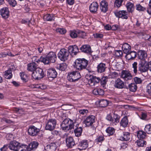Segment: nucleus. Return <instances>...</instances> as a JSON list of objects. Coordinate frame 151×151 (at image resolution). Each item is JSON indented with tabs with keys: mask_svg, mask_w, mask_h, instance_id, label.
<instances>
[{
	"mask_svg": "<svg viewBox=\"0 0 151 151\" xmlns=\"http://www.w3.org/2000/svg\"><path fill=\"white\" fill-rule=\"evenodd\" d=\"M43 19L45 21H52L54 20V17L52 14H47L43 16Z\"/></svg>",
	"mask_w": 151,
	"mask_h": 151,
	"instance_id": "28",
	"label": "nucleus"
},
{
	"mask_svg": "<svg viewBox=\"0 0 151 151\" xmlns=\"http://www.w3.org/2000/svg\"><path fill=\"white\" fill-rule=\"evenodd\" d=\"M108 104L107 101L106 100L103 99L101 100L99 103V104L101 107H105L107 106Z\"/></svg>",
	"mask_w": 151,
	"mask_h": 151,
	"instance_id": "41",
	"label": "nucleus"
},
{
	"mask_svg": "<svg viewBox=\"0 0 151 151\" xmlns=\"http://www.w3.org/2000/svg\"><path fill=\"white\" fill-rule=\"evenodd\" d=\"M27 147L26 145L19 143L17 151H26Z\"/></svg>",
	"mask_w": 151,
	"mask_h": 151,
	"instance_id": "31",
	"label": "nucleus"
},
{
	"mask_svg": "<svg viewBox=\"0 0 151 151\" xmlns=\"http://www.w3.org/2000/svg\"><path fill=\"white\" fill-rule=\"evenodd\" d=\"M78 146L80 150H83L85 149L88 146L87 141L84 140L79 142Z\"/></svg>",
	"mask_w": 151,
	"mask_h": 151,
	"instance_id": "22",
	"label": "nucleus"
},
{
	"mask_svg": "<svg viewBox=\"0 0 151 151\" xmlns=\"http://www.w3.org/2000/svg\"><path fill=\"white\" fill-rule=\"evenodd\" d=\"M114 86L116 88L122 89L124 88L125 85L124 82L120 78H118L115 80Z\"/></svg>",
	"mask_w": 151,
	"mask_h": 151,
	"instance_id": "9",
	"label": "nucleus"
},
{
	"mask_svg": "<svg viewBox=\"0 0 151 151\" xmlns=\"http://www.w3.org/2000/svg\"><path fill=\"white\" fill-rule=\"evenodd\" d=\"M38 143L36 141H33L29 145V147L31 150H35L37 148L38 145Z\"/></svg>",
	"mask_w": 151,
	"mask_h": 151,
	"instance_id": "34",
	"label": "nucleus"
},
{
	"mask_svg": "<svg viewBox=\"0 0 151 151\" xmlns=\"http://www.w3.org/2000/svg\"><path fill=\"white\" fill-rule=\"evenodd\" d=\"M77 124L76 123H74L73 121L71 120L70 121V123L68 125V130L69 129H73L74 130L75 128L77 126Z\"/></svg>",
	"mask_w": 151,
	"mask_h": 151,
	"instance_id": "39",
	"label": "nucleus"
},
{
	"mask_svg": "<svg viewBox=\"0 0 151 151\" xmlns=\"http://www.w3.org/2000/svg\"><path fill=\"white\" fill-rule=\"evenodd\" d=\"M118 76V73L115 72H114L111 73L109 76V77L112 78H114Z\"/></svg>",
	"mask_w": 151,
	"mask_h": 151,
	"instance_id": "60",
	"label": "nucleus"
},
{
	"mask_svg": "<svg viewBox=\"0 0 151 151\" xmlns=\"http://www.w3.org/2000/svg\"><path fill=\"white\" fill-rule=\"evenodd\" d=\"M57 148V146L55 143H51L46 147L47 151H55Z\"/></svg>",
	"mask_w": 151,
	"mask_h": 151,
	"instance_id": "27",
	"label": "nucleus"
},
{
	"mask_svg": "<svg viewBox=\"0 0 151 151\" xmlns=\"http://www.w3.org/2000/svg\"><path fill=\"white\" fill-rule=\"evenodd\" d=\"M1 14L2 17L4 18H8L9 15V12L8 9L7 7H4L0 10Z\"/></svg>",
	"mask_w": 151,
	"mask_h": 151,
	"instance_id": "18",
	"label": "nucleus"
},
{
	"mask_svg": "<svg viewBox=\"0 0 151 151\" xmlns=\"http://www.w3.org/2000/svg\"><path fill=\"white\" fill-rule=\"evenodd\" d=\"M58 58L62 61H65L67 60L69 55V52L65 49L60 50L58 54Z\"/></svg>",
	"mask_w": 151,
	"mask_h": 151,
	"instance_id": "5",
	"label": "nucleus"
},
{
	"mask_svg": "<svg viewBox=\"0 0 151 151\" xmlns=\"http://www.w3.org/2000/svg\"><path fill=\"white\" fill-rule=\"evenodd\" d=\"M32 76L36 80H39L45 76L44 72L43 70L40 68H37L35 72L32 73Z\"/></svg>",
	"mask_w": 151,
	"mask_h": 151,
	"instance_id": "3",
	"label": "nucleus"
},
{
	"mask_svg": "<svg viewBox=\"0 0 151 151\" xmlns=\"http://www.w3.org/2000/svg\"><path fill=\"white\" fill-rule=\"evenodd\" d=\"M120 124V126L123 127H127L128 124V120L127 117L126 116L124 117L121 120Z\"/></svg>",
	"mask_w": 151,
	"mask_h": 151,
	"instance_id": "25",
	"label": "nucleus"
},
{
	"mask_svg": "<svg viewBox=\"0 0 151 151\" xmlns=\"http://www.w3.org/2000/svg\"><path fill=\"white\" fill-rule=\"evenodd\" d=\"M145 131L148 134L151 133V126L150 124L146 125L145 128Z\"/></svg>",
	"mask_w": 151,
	"mask_h": 151,
	"instance_id": "48",
	"label": "nucleus"
},
{
	"mask_svg": "<svg viewBox=\"0 0 151 151\" xmlns=\"http://www.w3.org/2000/svg\"><path fill=\"white\" fill-rule=\"evenodd\" d=\"M40 130L35 126L30 127L28 129V133L30 135L35 136L37 135Z\"/></svg>",
	"mask_w": 151,
	"mask_h": 151,
	"instance_id": "13",
	"label": "nucleus"
},
{
	"mask_svg": "<svg viewBox=\"0 0 151 151\" xmlns=\"http://www.w3.org/2000/svg\"><path fill=\"white\" fill-rule=\"evenodd\" d=\"M9 4L12 6H15L17 4L16 1L15 0H6Z\"/></svg>",
	"mask_w": 151,
	"mask_h": 151,
	"instance_id": "54",
	"label": "nucleus"
},
{
	"mask_svg": "<svg viewBox=\"0 0 151 151\" xmlns=\"http://www.w3.org/2000/svg\"><path fill=\"white\" fill-rule=\"evenodd\" d=\"M138 57L140 59H145L147 57V54L145 52L144 50H139L138 51Z\"/></svg>",
	"mask_w": 151,
	"mask_h": 151,
	"instance_id": "29",
	"label": "nucleus"
},
{
	"mask_svg": "<svg viewBox=\"0 0 151 151\" xmlns=\"http://www.w3.org/2000/svg\"><path fill=\"white\" fill-rule=\"evenodd\" d=\"M88 110L87 109H80L79 110V112L82 115H84L88 112Z\"/></svg>",
	"mask_w": 151,
	"mask_h": 151,
	"instance_id": "58",
	"label": "nucleus"
},
{
	"mask_svg": "<svg viewBox=\"0 0 151 151\" xmlns=\"http://www.w3.org/2000/svg\"><path fill=\"white\" fill-rule=\"evenodd\" d=\"M131 47L127 43L124 44L122 46V50L124 53L127 54L130 50Z\"/></svg>",
	"mask_w": 151,
	"mask_h": 151,
	"instance_id": "24",
	"label": "nucleus"
},
{
	"mask_svg": "<svg viewBox=\"0 0 151 151\" xmlns=\"http://www.w3.org/2000/svg\"><path fill=\"white\" fill-rule=\"evenodd\" d=\"M99 7L98 3L96 2H93L90 5L89 9L90 11L92 13H96Z\"/></svg>",
	"mask_w": 151,
	"mask_h": 151,
	"instance_id": "17",
	"label": "nucleus"
},
{
	"mask_svg": "<svg viewBox=\"0 0 151 151\" xmlns=\"http://www.w3.org/2000/svg\"><path fill=\"white\" fill-rule=\"evenodd\" d=\"M76 69L79 70H81L83 69L86 70L89 72H92L93 71L91 70L90 67H78V68H77Z\"/></svg>",
	"mask_w": 151,
	"mask_h": 151,
	"instance_id": "40",
	"label": "nucleus"
},
{
	"mask_svg": "<svg viewBox=\"0 0 151 151\" xmlns=\"http://www.w3.org/2000/svg\"><path fill=\"white\" fill-rule=\"evenodd\" d=\"M4 76L6 79H10L12 77V70L10 69H9L6 70L4 72Z\"/></svg>",
	"mask_w": 151,
	"mask_h": 151,
	"instance_id": "32",
	"label": "nucleus"
},
{
	"mask_svg": "<svg viewBox=\"0 0 151 151\" xmlns=\"http://www.w3.org/2000/svg\"><path fill=\"white\" fill-rule=\"evenodd\" d=\"M95 117L93 115H90L87 117L84 120V124L86 127L91 126L95 122Z\"/></svg>",
	"mask_w": 151,
	"mask_h": 151,
	"instance_id": "7",
	"label": "nucleus"
},
{
	"mask_svg": "<svg viewBox=\"0 0 151 151\" xmlns=\"http://www.w3.org/2000/svg\"><path fill=\"white\" fill-rule=\"evenodd\" d=\"M136 9L138 11H144L146 10V8L140 4H137L136 6Z\"/></svg>",
	"mask_w": 151,
	"mask_h": 151,
	"instance_id": "44",
	"label": "nucleus"
},
{
	"mask_svg": "<svg viewBox=\"0 0 151 151\" xmlns=\"http://www.w3.org/2000/svg\"><path fill=\"white\" fill-rule=\"evenodd\" d=\"M137 137L139 138L144 139L146 136V134L145 132L142 131L138 132L137 134Z\"/></svg>",
	"mask_w": 151,
	"mask_h": 151,
	"instance_id": "37",
	"label": "nucleus"
},
{
	"mask_svg": "<svg viewBox=\"0 0 151 151\" xmlns=\"http://www.w3.org/2000/svg\"><path fill=\"white\" fill-rule=\"evenodd\" d=\"M115 55L117 57H121L123 54L122 51L121 50H116L115 51Z\"/></svg>",
	"mask_w": 151,
	"mask_h": 151,
	"instance_id": "57",
	"label": "nucleus"
},
{
	"mask_svg": "<svg viewBox=\"0 0 151 151\" xmlns=\"http://www.w3.org/2000/svg\"><path fill=\"white\" fill-rule=\"evenodd\" d=\"M80 50L83 52L90 53L91 52V49L90 46L88 45H84L82 46Z\"/></svg>",
	"mask_w": 151,
	"mask_h": 151,
	"instance_id": "20",
	"label": "nucleus"
},
{
	"mask_svg": "<svg viewBox=\"0 0 151 151\" xmlns=\"http://www.w3.org/2000/svg\"><path fill=\"white\" fill-rule=\"evenodd\" d=\"M57 32L61 34H64L66 32V30L64 28H58L56 29Z\"/></svg>",
	"mask_w": 151,
	"mask_h": 151,
	"instance_id": "53",
	"label": "nucleus"
},
{
	"mask_svg": "<svg viewBox=\"0 0 151 151\" xmlns=\"http://www.w3.org/2000/svg\"><path fill=\"white\" fill-rule=\"evenodd\" d=\"M121 76L125 81L131 80L132 78L131 74L128 72L123 70L122 72Z\"/></svg>",
	"mask_w": 151,
	"mask_h": 151,
	"instance_id": "11",
	"label": "nucleus"
},
{
	"mask_svg": "<svg viewBox=\"0 0 151 151\" xmlns=\"http://www.w3.org/2000/svg\"><path fill=\"white\" fill-rule=\"evenodd\" d=\"M136 142L137 143V145L139 147H143L146 143V142L143 139L138 140Z\"/></svg>",
	"mask_w": 151,
	"mask_h": 151,
	"instance_id": "42",
	"label": "nucleus"
},
{
	"mask_svg": "<svg viewBox=\"0 0 151 151\" xmlns=\"http://www.w3.org/2000/svg\"><path fill=\"white\" fill-rule=\"evenodd\" d=\"M82 132V128L81 127H79L78 125L74 130V132L76 136L78 137L81 136Z\"/></svg>",
	"mask_w": 151,
	"mask_h": 151,
	"instance_id": "26",
	"label": "nucleus"
},
{
	"mask_svg": "<svg viewBox=\"0 0 151 151\" xmlns=\"http://www.w3.org/2000/svg\"><path fill=\"white\" fill-rule=\"evenodd\" d=\"M93 94L95 95H103L104 94V91L102 89L99 88L94 89L93 91Z\"/></svg>",
	"mask_w": 151,
	"mask_h": 151,
	"instance_id": "30",
	"label": "nucleus"
},
{
	"mask_svg": "<svg viewBox=\"0 0 151 151\" xmlns=\"http://www.w3.org/2000/svg\"><path fill=\"white\" fill-rule=\"evenodd\" d=\"M20 76L21 79L24 81L26 82L27 77L24 73H20Z\"/></svg>",
	"mask_w": 151,
	"mask_h": 151,
	"instance_id": "55",
	"label": "nucleus"
},
{
	"mask_svg": "<svg viewBox=\"0 0 151 151\" xmlns=\"http://www.w3.org/2000/svg\"><path fill=\"white\" fill-rule=\"evenodd\" d=\"M70 120H71L68 118H66L63 120L62 123L63 124H64L66 125H68V126L69 122H70Z\"/></svg>",
	"mask_w": 151,
	"mask_h": 151,
	"instance_id": "64",
	"label": "nucleus"
},
{
	"mask_svg": "<svg viewBox=\"0 0 151 151\" xmlns=\"http://www.w3.org/2000/svg\"><path fill=\"white\" fill-rule=\"evenodd\" d=\"M56 124V122L55 119H49L46 125V129L50 131L52 130L55 128Z\"/></svg>",
	"mask_w": 151,
	"mask_h": 151,
	"instance_id": "8",
	"label": "nucleus"
},
{
	"mask_svg": "<svg viewBox=\"0 0 151 151\" xmlns=\"http://www.w3.org/2000/svg\"><path fill=\"white\" fill-rule=\"evenodd\" d=\"M120 116L116 112L114 111L112 116L110 114H108L106 117V119L108 121L111 122L113 124H116L119 122Z\"/></svg>",
	"mask_w": 151,
	"mask_h": 151,
	"instance_id": "4",
	"label": "nucleus"
},
{
	"mask_svg": "<svg viewBox=\"0 0 151 151\" xmlns=\"http://www.w3.org/2000/svg\"><path fill=\"white\" fill-rule=\"evenodd\" d=\"M89 62L84 58L77 59L74 62V66H87Z\"/></svg>",
	"mask_w": 151,
	"mask_h": 151,
	"instance_id": "6",
	"label": "nucleus"
},
{
	"mask_svg": "<svg viewBox=\"0 0 151 151\" xmlns=\"http://www.w3.org/2000/svg\"><path fill=\"white\" fill-rule=\"evenodd\" d=\"M148 63H147L145 59H140L139 65L140 66H149Z\"/></svg>",
	"mask_w": 151,
	"mask_h": 151,
	"instance_id": "47",
	"label": "nucleus"
},
{
	"mask_svg": "<svg viewBox=\"0 0 151 151\" xmlns=\"http://www.w3.org/2000/svg\"><path fill=\"white\" fill-rule=\"evenodd\" d=\"M68 50L72 55H75L78 52L79 49L76 45H74L69 46L68 47Z\"/></svg>",
	"mask_w": 151,
	"mask_h": 151,
	"instance_id": "16",
	"label": "nucleus"
},
{
	"mask_svg": "<svg viewBox=\"0 0 151 151\" xmlns=\"http://www.w3.org/2000/svg\"><path fill=\"white\" fill-rule=\"evenodd\" d=\"M128 88L129 90L132 92L135 91L137 89V86L135 83H131L129 85Z\"/></svg>",
	"mask_w": 151,
	"mask_h": 151,
	"instance_id": "33",
	"label": "nucleus"
},
{
	"mask_svg": "<svg viewBox=\"0 0 151 151\" xmlns=\"http://www.w3.org/2000/svg\"><path fill=\"white\" fill-rule=\"evenodd\" d=\"M36 68V67H27V70L28 71L32 72L33 73L35 72Z\"/></svg>",
	"mask_w": 151,
	"mask_h": 151,
	"instance_id": "56",
	"label": "nucleus"
},
{
	"mask_svg": "<svg viewBox=\"0 0 151 151\" xmlns=\"http://www.w3.org/2000/svg\"><path fill=\"white\" fill-rule=\"evenodd\" d=\"M93 36L94 38L97 39H101L103 38L104 35L101 33H94Z\"/></svg>",
	"mask_w": 151,
	"mask_h": 151,
	"instance_id": "46",
	"label": "nucleus"
},
{
	"mask_svg": "<svg viewBox=\"0 0 151 151\" xmlns=\"http://www.w3.org/2000/svg\"><path fill=\"white\" fill-rule=\"evenodd\" d=\"M106 132L109 136L112 135L115 132V129L112 127H108L106 130Z\"/></svg>",
	"mask_w": 151,
	"mask_h": 151,
	"instance_id": "36",
	"label": "nucleus"
},
{
	"mask_svg": "<svg viewBox=\"0 0 151 151\" xmlns=\"http://www.w3.org/2000/svg\"><path fill=\"white\" fill-rule=\"evenodd\" d=\"M149 69L148 67H139L138 71L141 73L146 72Z\"/></svg>",
	"mask_w": 151,
	"mask_h": 151,
	"instance_id": "49",
	"label": "nucleus"
},
{
	"mask_svg": "<svg viewBox=\"0 0 151 151\" xmlns=\"http://www.w3.org/2000/svg\"><path fill=\"white\" fill-rule=\"evenodd\" d=\"M105 69L104 67H97V70L99 72H103L105 71Z\"/></svg>",
	"mask_w": 151,
	"mask_h": 151,
	"instance_id": "63",
	"label": "nucleus"
},
{
	"mask_svg": "<svg viewBox=\"0 0 151 151\" xmlns=\"http://www.w3.org/2000/svg\"><path fill=\"white\" fill-rule=\"evenodd\" d=\"M147 92L151 95V83L147 85Z\"/></svg>",
	"mask_w": 151,
	"mask_h": 151,
	"instance_id": "61",
	"label": "nucleus"
},
{
	"mask_svg": "<svg viewBox=\"0 0 151 151\" xmlns=\"http://www.w3.org/2000/svg\"><path fill=\"white\" fill-rule=\"evenodd\" d=\"M104 139L103 136H99L95 139V141L97 142H101L104 141Z\"/></svg>",
	"mask_w": 151,
	"mask_h": 151,
	"instance_id": "52",
	"label": "nucleus"
},
{
	"mask_svg": "<svg viewBox=\"0 0 151 151\" xmlns=\"http://www.w3.org/2000/svg\"><path fill=\"white\" fill-rule=\"evenodd\" d=\"M19 143L16 141H13L10 142L8 147L11 150L17 151Z\"/></svg>",
	"mask_w": 151,
	"mask_h": 151,
	"instance_id": "19",
	"label": "nucleus"
},
{
	"mask_svg": "<svg viewBox=\"0 0 151 151\" xmlns=\"http://www.w3.org/2000/svg\"><path fill=\"white\" fill-rule=\"evenodd\" d=\"M41 58H43V57L41 56L39 59H38L36 56H34L32 58L33 62L28 64V66H35L36 65L35 62H37V63H39L40 62H42V61L40 59Z\"/></svg>",
	"mask_w": 151,
	"mask_h": 151,
	"instance_id": "23",
	"label": "nucleus"
},
{
	"mask_svg": "<svg viewBox=\"0 0 151 151\" xmlns=\"http://www.w3.org/2000/svg\"><path fill=\"white\" fill-rule=\"evenodd\" d=\"M123 1L124 0H115L114 4L115 7L118 8L120 7Z\"/></svg>",
	"mask_w": 151,
	"mask_h": 151,
	"instance_id": "45",
	"label": "nucleus"
},
{
	"mask_svg": "<svg viewBox=\"0 0 151 151\" xmlns=\"http://www.w3.org/2000/svg\"><path fill=\"white\" fill-rule=\"evenodd\" d=\"M67 146L71 148L75 145V141L73 137L71 136L67 137L65 139Z\"/></svg>",
	"mask_w": 151,
	"mask_h": 151,
	"instance_id": "12",
	"label": "nucleus"
},
{
	"mask_svg": "<svg viewBox=\"0 0 151 151\" xmlns=\"http://www.w3.org/2000/svg\"><path fill=\"white\" fill-rule=\"evenodd\" d=\"M82 32L78 31H71L70 32V35L72 38H75L77 37L78 34H79Z\"/></svg>",
	"mask_w": 151,
	"mask_h": 151,
	"instance_id": "38",
	"label": "nucleus"
},
{
	"mask_svg": "<svg viewBox=\"0 0 151 151\" xmlns=\"http://www.w3.org/2000/svg\"><path fill=\"white\" fill-rule=\"evenodd\" d=\"M46 85L44 84H40L39 85H36L35 86L34 88H40L41 89H45L46 88Z\"/></svg>",
	"mask_w": 151,
	"mask_h": 151,
	"instance_id": "51",
	"label": "nucleus"
},
{
	"mask_svg": "<svg viewBox=\"0 0 151 151\" xmlns=\"http://www.w3.org/2000/svg\"><path fill=\"white\" fill-rule=\"evenodd\" d=\"M81 77L80 73L76 71H73L68 74V80L70 82H76Z\"/></svg>",
	"mask_w": 151,
	"mask_h": 151,
	"instance_id": "2",
	"label": "nucleus"
},
{
	"mask_svg": "<svg viewBox=\"0 0 151 151\" xmlns=\"http://www.w3.org/2000/svg\"><path fill=\"white\" fill-rule=\"evenodd\" d=\"M108 3L106 1H101L100 3V9L101 11L104 13H106L108 10Z\"/></svg>",
	"mask_w": 151,
	"mask_h": 151,
	"instance_id": "14",
	"label": "nucleus"
},
{
	"mask_svg": "<svg viewBox=\"0 0 151 151\" xmlns=\"http://www.w3.org/2000/svg\"><path fill=\"white\" fill-rule=\"evenodd\" d=\"M68 125H66L64 124H63L62 123L60 125L61 127L63 130H68Z\"/></svg>",
	"mask_w": 151,
	"mask_h": 151,
	"instance_id": "62",
	"label": "nucleus"
},
{
	"mask_svg": "<svg viewBox=\"0 0 151 151\" xmlns=\"http://www.w3.org/2000/svg\"><path fill=\"white\" fill-rule=\"evenodd\" d=\"M89 78H91L93 81L95 83V84L96 83H97L99 82L100 81V79L99 77H96L95 76H94L91 75L89 76Z\"/></svg>",
	"mask_w": 151,
	"mask_h": 151,
	"instance_id": "43",
	"label": "nucleus"
},
{
	"mask_svg": "<svg viewBox=\"0 0 151 151\" xmlns=\"http://www.w3.org/2000/svg\"><path fill=\"white\" fill-rule=\"evenodd\" d=\"M134 82L136 84H139L142 83V81L140 78H139L138 77H135L134 79Z\"/></svg>",
	"mask_w": 151,
	"mask_h": 151,
	"instance_id": "59",
	"label": "nucleus"
},
{
	"mask_svg": "<svg viewBox=\"0 0 151 151\" xmlns=\"http://www.w3.org/2000/svg\"><path fill=\"white\" fill-rule=\"evenodd\" d=\"M107 79V77H103L101 78V85L103 86V87H104V85L106 84Z\"/></svg>",
	"mask_w": 151,
	"mask_h": 151,
	"instance_id": "50",
	"label": "nucleus"
},
{
	"mask_svg": "<svg viewBox=\"0 0 151 151\" xmlns=\"http://www.w3.org/2000/svg\"><path fill=\"white\" fill-rule=\"evenodd\" d=\"M47 76L48 78H54L56 77L57 73L55 69L53 68H51L48 70Z\"/></svg>",
	"mask_w": 151,
	"mask_h": 151,
	"instance_id": "15",
	"label": "nucleus"
},
{
	"mask_svg": "<svg viewBox=\"0 0 151 151\" xmlns=\"http://www.w3.org/2000/svg\"><path fill=\"white\" fill-rule=\"evenodd\" d=\"M116 16L119 18L127 19L128 18L127 13L126 11L122 10L116 11L114 13Z\"/></svg>",
	"mask_w": 151,
	"mask_h": 151,
	"instance_id": "10",
	"label": "nucleus"
},
{
	"mask_svg": "<svg viewBox=\"0 0 151 151\" xmlns=\"http://www.w3.org/2000/svg\"><path fill=\"white\" fill-rule=\"evenodd\" d=\"M130 137V134L129 132H123L120 136L119 139L127 141L129 139Z\"/></svg>",
	"mask_w": 151,
	"mask_h": 151,
	"instance_id": "21",
	"label": "nucleus"
},
{
	"mask_svg": "<svg viewBox=\"0 0 151 151\" xmlns=\"http://www.w3.org/2000/svg\"><path fill=\"white\" fill-rule=\"evenodd\" d=\"M56 59V55L53 52H50L45 57L41 58V60L42 61V63L45 65H48L50 62L53 63L55 62Z\"/></svg>",
	"mask_w": 151,
	"mask_h": 151,
	"instance_id": "1",
	"label": "nucleus"
},
{
	"mask_svg": "<svg viewBox=\"0 0 151 151\" xmlns=\"http://www.w3.org/2000/svg\"><path fill=\"white\" fill-rule=\"evenodd\" d=\"M126 7L129 12H132L134 10V4L131 2L128 3L126 4Z\"/></svg>",
	"mask_w": 151,
	"mask_h": 151,
	"instance_id": "35",
	"label": "nucleus"
}]
</instances>
